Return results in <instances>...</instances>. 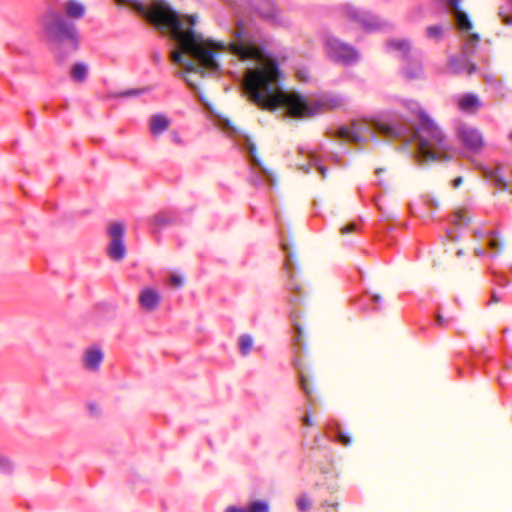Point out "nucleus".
Masks as SVG:
<instances>
[{"label":"nucleus","instance_id":"obj_3","mask_svg":"<svg viewBox=\"0 0 512 512\" xmlns=\"http://www.w3.org/2000/svg\"><path fill=\"white\" fill-rule=\"evenodd\" d=\"M42 27L60 58H65L79 48V34L73 21L49 11L42 19Z\"/></svg>","mask_w":512,"mask_h":512},{"label":"nucleus","instance_id":"obj_49","mask_svg":"<svg viewBox=\"0 0 512 512\" xmlns=\"http://www.w3.org/2000/svg\"><path fill=\"white\" fill-rule=\"evenodd\" d=\"M374 202H375V205L377 206V208L381 211L382 208L380 206L379 199L375 198Z\"/></svg>","mask_w":512,"mask_h":512},{"label":"nucleus","instance_id":"obj_7","mask_svg":"<svg viewBox=\"0 0 512 512\" xmlns=\"http://www.w3.org/2000/svg\"><path fill=\"white\" fill-rule=\"evenodd\" d=\"M388 51L398 53V56L405 59L406 63L402 67V74L406 79L415 80L420 79L424 75L422 64L417 60L408 59L410 44L405 39H392L386 44Z\"/></svg>","mask_w":512,"mask_h":512},{"label":"nucleus","instance_id":"obj_15","mask_svg":"<svg viewBox=\"0 0 512 512\" xmlns=\"http://www.w3.org/2000/svg\"><path fill=\"white\" fill-rule=\"evenodd\" d=\"M484 178L491 180L493 184L501 190H509V184L501 175V167L491 168L482 164H476Z\"/></svg>","mask_w":512,"mask_h":512},{"label":"nucleus","instance_id":"obj_11","mask_svg":"<svg viewBox=\"0 0 512 512\" xmlns=\"http://www.w3.org/2000/svg\"><path fill=\"white\" fill-rule=\"evenodd\" d=\"M457 136L463 146L472 153L480 152L485 145L481 132L467 124L459 125Z\"/></svg>","mask_w":512,"mask_h":512},{"label":"nucleus","instance_id":"obj_40","mask_svg":"<svg viewBox=\"0 0 512 512\" xmlns=\"http://www.w3.org/2000/svg\"><path fill=\"white\" fill-rule=\"evenodd\" d=\"M294 329L296 331V337L294 338V341L296 344H299V340H300V337H301V329H300V326L298 324H295L294 325Z\"/></svg>","mask_w":512,"mask_h":512},{"label":"nucleus","instance_id":"obj_10","mask_svg":"<svg viewBox=\"0 0 512 512\" xmlns=\"http://www.w3.org/2000/svg\"><path fill=\"white\" fill-rule=\"evenodd\" d=\"M124 226L121 223H112L108 228L110 243L107 248L108 255L115 261H120L125 257L126 247L124 244Z\"/></svg>","mask_w":512,"mask_h":512},{"label":"nucleus","instance_id":"obj_42","mask_svg":"<svg viewBox=\"0 0 512 512\" xmlns=\"http://www.w3.org/2000/svg\"><path fill=\"white\" fill-rule=\"evenodd\" d=\"M179 76H180V77H182V78H184L185 82H186V83H187L191 88H195V86H194V84H193L192 80H191L188 76H186L184 72L179 73Z\"/></svg>","mask_w":512,"mask_h":512},{"label":"nucleus","instance_id":"obj_20","mask_svg":"<svg viewBox=\"0 0 512 512\" xmlns=\"http://www.w3.org/2000/svg\"><path fill=\"white\" fill-rule=\"evenodd\" d=\"M65 11L70 18L81 19L84 16L85 8L81 3L69 0L65 4Z\"/></svg>","mask_w":512,"mask_h":512},{"label":"nucleus","instance_id":"obj_55","mask_svg":"<svg viewBox=\"0 0 512 512\" xmlns=\"http://www.w3.org/2000/svg\"><path fill=\"white\" fill-rule=\"evenodd\" d=\"M318 441H319V437H316L315 442L318 443Z\"/></svg>","mask_w":512,"mask_h":512},{"label":"nucleus","instance_id":"obj_16","mask_svg":"<svg viewBox=\"0 0 512 512\" xmlns=\"http://www.w3.org/2000/svg\"><path fill=\"white\" fill-rule=\"evenodd\" d=\"M103 358L104 354L99 347H90L83 355V366L89 371H97Z\"/></svg>","mask_w":512,"mask_h":512},{"label":"nucleus","instance_id":"obj_52","mask_svg":"<svg viewBox=\"0 0 512 512\" xmlns=\"http://www.w3.org/2000/svg\"><path fill=\"white\" fill-rule=\"evenodd\" d=\"M458 217H459L458 222H465V220H464V219H462L460 216H458Z\"/></svg>","mask_w":512,"mask_h":512},{"label":"nucleus","instance_id":"obj_54","mask_svg":"<svg viewBox=\"0 0 512 512\" xmlns=\"http://www.w3.org/2000/svg\"><path fill=\"white\" fill-rule=\"evenodd\" d=\"M296 300H297L296 298H291V299H290V301H291V302H294V301H296Z\"/></svg>","mask_w":512,"mask_h":512},{"label":"nucleus","instance_id":"obj_44","mask_svg":"<svg viewBox=\"0 0 512 512\" xmlns=\"http://www.w3.org/2000/svg\"><path fill=\"white\" fill-rule=\"evenodd\" d=\"M154 222L157 224V225H162L165 223V218L163 215H156L154 217Z\"/></svg>","mask_w":512,"mask_h":512},{"label":"nucleus","instance_id":"obj_51","mask_svg":"<svg viewBox=\"0 0 512 512\" xmlns=\"http://www.w3.org/2000/svg\"><path fill=\"white\" fill-rule=\"evenodd\" d=\"M382 171H383V169H377L376 174L379 175Z\"/></svg>","mask_w":512,"mask_h":512},{"label":"nucleus","instance_id":"obj_18","mask_svg":"<svg viewBox=\"0 0 512 512\" xmlns=\"http://www.w3.org/2000/svg\"><path fill=\"white\" fill-rule=\"evenodd\" d=\"M169 126V120L160 114L153 115L150 119V131L152 135L157 136L167 130Z\"/></svg>","mask_w":512,"mask_h":512},{"label":"nucleus","instance_id":"obj_35","mask_svg":"<svg viewBox=\"0 0 512 512\" xmlns=\"http://www.w3.org/2000/svg\"><path fill=\"white\" fill-rule=\"evenodd\" d=\"M491 273L495 277V281L499 286L505 287L509 284V282L505 279V277L502 274L495 273L491 271Z\"/></svg>","mask_w":512,"mask_h":512},{"label":"nucleus","instance_id":"obj_27","mask_svg":"<svg viewBox=\"0 0 512 512\" xmlns=\"http://www.w3.org/2000/svg\"><path fill=\"white\" fill-rule=\"evenodd\" d=\"M13 470V463L5 455L0 453V472L3 474H10Z\"/></svg>","mask_w":512,"mask_h":512},{"label":"nucleus","instance_id":"obj_41","mask_svg":"<svg viewBox=\"0 0 512 512\" xmlns=\"http://www.w3.org/2000/svg\"><path fill=\"white\" fill-rule=\"evenodd\" d=\"M303 424L307 426L312 425V418L310 412H307L306 415L303 417Z\"/></svg>","mask_w":512,"mask_h":512},{"label":"nucleus","instance_id":"obj_47","mask_svg":"<svg viewBox=\"0 0 512 512\" xmlns=\"http://www.w3.org/2000/svg\"><path fill=\"white\" fill-rule=\"evenodd\" d=\"M475 254H476L478 257H482V256H484L485 251H484L483 249H475Z\"/></svg>","mask_w":512,"mask_h":512},{"label":"nucleus","instance_id":"obj_21","mask_svg":"<svg viewBox=\"0 0 512 512\" xmlns=\"http://www.w3.org/2000/svg\"><path fill=\"white\" fill-rule=\"evenodd\" d=\"M312 167H315L317 169L322 178L326 177V167L320 162L315 152L309 153V164L307 166H301L300 169H302L305 173H309Z\"/></svg>","mask_w":512,"mask_h":512},{"label":"nucleus","instance_id":"obj_37","mask_svg":"<svg viewBox=\"0 0 512 512\" xmlns=\"http://www.w3.org/2000/svg\"><path fill=\"white\" fill-rule=\"evenodd\" d=\"M170 284L175 287H181L183 285V279L180 276L172 275L170 277Z\"/></svg>","mask_w":512,"mask_h":512},{"label":"nucleus","instance_id":"obj_1","mask_svg":"<svg viewBox=\"0 0 512 512\" xmlns=\"http://www.w3.org/2000/svg\"><path fill=\"white\" fill-rule=\"evenodd\" d=\"M132 10L159 30L169 32L177 43V48L171 52V60L182 65L186 73L205 71L216 74L220 72L222 53L236 57L243 65V91L261 108L283 109L292 117L303 118L324 110L339 109L348 101L346 96L333 92L322 93L310 101L296 92L285 91L280 84L277 60L266 52L260 37L252 34L242 20L238 22L233 40L226 44L196 32L197 16L180 15L164 0H132Z\"/></svg>","mask_w":512,"mask_h":512},{"label":"nucleus","instance_id":"obj_24","mask_svg":"<svg viewBox=\"0 0 512 512\" xmlns=\"http://www.w3.org/2000/svg\"><path fill=\"white\" fill-rule=\"evenodd\" d=\"M444 34V27L442 25H431L426 29V35L429 39L440 41Z\"/></svg>","mask_w":512,"mask_h":512},{"label":"nucleus","instance_id":"obj_17","mask_svg":"<svg viewBox=\"0 0 512 512\" xmlns=\"http://www.w3.org/2000/svg\"><path fill=\"white\" fill-rule=\"evenodd\" d=\"M328 432L333 434V437L344 446L351 444V438L341 428V425L337 421H331L327 424Z\"/></svg>","mask_w":512,"mask_h":512},{"label":"nucleus","instance_id":"obj_50","mask_svg":"<svg viewBox=\"0 0 512 512\" xmlns=\"http://www.w3.org/2000/svg\"><path fill=\"white\" fill-rule=\"evenodd\" d=\"M377 184H378L379 186H381V187H383V186H384V183H383L381 180H379V181L377 182Z\"/></svg>","mask_w":512,"mask_h":512},{"label":"nucleus","instance_id":"obj_22","mask_svg":"<svg viewBox=\"0 0 512 512\" xmlns=\"http://www.w3.org/2000/svg\"><path fill=\"white\" fill-rule=\"evenodd\" d=\"M459 108L463 111L471 110L479 105L478 98L473 94H465L458 101Z\"/></svg>","mask_w":512,"mask_h":512},{"label":"nucleus","instance_id":"obj_45","mask_svg":"<svg viewBox=\"0 0 512 512\" xmlns=\"http://www.w3.org/2000/svg\"><path fill=\"white\" fill-rule=\"evenodd\" d=\"M463 182V179L462 177H457L456 179L453 180V187L457 188L459 187Z\"/></svg>","mask_w":512,"mask_h":512},{"label":"nucleus","instance_id":"obj_13","mask_svg":"<svg viewBox=\"0 0 512 512\" xmlns=\"http://www.w3.org/2000/svg\"><path fill=\"white\" fill-rule=\"evenodd\" d=\"M161 301L160 293L152 287H146L139 294V304L146 311L155 310Z\"/></svg>","mask_w":512,"mask_h":512},{"label":"nucleus","instance_id":"obj_6","mask_svg":"<svg viewBox=\"0 0 512 512\" xmlns=\"http://www.w3.org/2000/svg\"><path fill=\"white\" fill-rule=\"evenodd\" d=\"M344 16L353 24L358 25L365 32L382 31L390 25L377 15L366 10H361L351 4L342 7Z\"/></svg>","mask_w":512,"mask_h":512},{"label":"nucleus","instance_id":"obj_36","mask_svg":"<svg viewBox=\"0 0 512 512\" xmlns=\"http://www.w3.org/2000/svg\"><path fill=\"white\" fill-rule=\"evenodd\" d=\"M356 228H357V226H356V224H355V223H350V224H348V225H346V226H343V227L340 229V232H341V234L345 235V234H347V233H350V232H354V231H356Z\"/></svg>","mask_w":512,"mask_h":512},{"label":"nucleus","instance_id":"obj_26","mask_svg":"<svg viewBox=\"0 0 512 512\" xmlns=\"http://www.w3.org/2000/svg\"><path fill=\"white\" fill-rule=\"evenodd\" d=\"M489 247L493 250H495V253L491 255V257H495L497 255V253L501 250L502 248V243L498 237V234L497 232L495 231H492L489 233Z\"/></svg>","mask_w":512,"mask_h":512},{"label":"nucleus","instance_id":"obj_38","mask_svg":"<svg viewBox=\"0 0 512 512\" xmlns=\"http://www.w3.org/2000/svg\"><path fill=\"white\" fill-rule=\"evenodd\" d=\"M224 512H247L245 507H238L235 505L228 506Z\"/></svg>","mask_w":512,"mask_h":512},{"label":"nucleus","instance_id":"obj_5","mask_svg":"<svg viewBox=\"0 0 512 512\" xmlns=\"http://www.w3.org/2000/svg\"><path fill=\"white\" fill-rule=\"evenodd\" d=\"M480 42V36L477 33H470L464 41L461 53L458 56H450L448 60V69L453 74H472L476 71V65L470 57L476 50Z\"/></svg>","mask_w":512,"mask_h":512},{"label":"nucleus","instance_id":"obj_25","mask_svg":"<svg viewBox=\"0 0 512 512\" xmlns=\"http://www.w3.org/2000/svg\"><path fill=\"white\" fill-rule=\"evenodd\" d=\"M245 508L247 512H269V504L263 500L253 501Z\"/></svg>","mask_w":512,"mask_h":512},{"label":"nucleus","instance_id":"obj_14","mask_svg":"<svg viewBox=\"0 0 512 512\" xmlns=\"http://www.w3.org/2000/svg\"><path fill=\"white\" fill-rule=\"evenodd\" d=\"M281 247L283 252L285 253V262H284V269L289 277V280L287 282V288L289 290H299V285L295 282L294 278V269H295V258L293 253L290 250V247L287 243L284 241L281 242Z\"/></svg>","mask_w":512,"mask_h":512},{"label":"nucleus","instance_id":"obj_33","mask_svg":"<svg viewBox=\"0 0 512 512\" xmlns=\"http://www.w3.org/2000/svg\"><path fill=\"white\" fill-rule=\"evenodd\" d=\"M142 92H143V90H140V89H129V90L120 92L117 96L118 97H133V96H137V95L141 94Z\"/></svg>","mask_w":512,"mask_h":512},{"label":"nucleus","instance_id":"obj_30","mask_svg":"<svg viewBox=\"0 0 512 512\" xmlns=\"http://www.w3.org/2000/svg\"><path fill=\"white\" fill-rule=\"evenodd\" d=\"M453 321V318H444L441 314L437 313L435 317V324L439 327H448Z\"/></svg>","mask_w":512,"mask_h":512},{"label":"nucleus","instance_id":"obj_48","mask_svg":"<svg viewBox=\"0 0 512 512\" xmlns=\"http://www.w3.org/2000/svg\"><path fill=\"white\" fill-rule=\"evenodd\" d=\"M173 141H174L175 143H177V144H181V143H182V141H181V139H180V137H179V135H178V134H174V135H173Z\"/></svg>","mask_w":512,"mask_h":512},{"label":"nucleus","instance_id":"obj_31","mask_svg":"<svg viewBox=\"0 0 512 512\" xmlns=\"http://www.w3.org/2000/svg\"><path fill=\"white\" fill-rule=\"evenodd\" d=\"M368 299L366 297H360L354 301L355 308L361 310V311H368L369 308L367 306Z\"/></svg>","mask_w":512,"mask_h":512},{"label":"nucleus","instance_id":"obj_19","mask_svg":"<svg viewBox=\"0 0 512 512\" xmlns=\"http://www.w3.org/2000/svg\"><path fill=\"white\" fill-rule=\"evenodd\" d=\"M88 75V66L83 62L75 63L70 71V76L73 81L82 83L86 80Z\"/></svg>","mask_w":512,"mask_h":512},{"label":"nucleus","instance_id":"obj_56","mask_svg":"<svg viewBox=\"0 0 512 512\" xmlns=\"http://www.w3.org/2000/svg\"><path fill=\"white\" fill-rule=\"evenodd\" d=\"M509 138L512 140V132L510 133Z\"/></svg>","mask_w":512,"mask_h":512},{"label":"nucleus","instance_id":"obj_34","mask_svg":"<svg viewBox=\"0 0 512 512\" xmlns=\"http://www.w3.org/2000/svg\"><path fill=\"white\" fill-rule=\"evenodd\" d=\"M369 301H371V302L373 303V305H374V306H373V308H372V310H373V311H378V310H380V308H381V303H382V298H381V296H380V295H378V294L373 295V296L369 299Z\"/></svg>","mask_w":512,"mask_h":512},{"label":"nucleus","instance_id":"obj_29","mask_svg":"<svg viewBox=\"0 0 512 512\" xmlns=\"http://www.w3.org/2000/svg\"><path fill=\"white\" fill-rule=\"evenodd\" d=\"M311 502L306 495H301L297 500V508L300 512H306L310 509Z\"/></svg>","mask_w":512,"mask_h":512},{"label":"nucleus","instance_id":"obj_9","mask_svg":"<svg viewBox=\"0 0 512 512\" xmlns=\"http://www.w3.org/2000/svg\"><path fill=\"white\" fill-rule=\"evenodd\" d=\"M242 149L247 151L249 161L260 170V174L251 173L250 181L252 184L258 186L261 185L264 180H267L273 185L272 173L262 165L260 158L257 156L256 146L250 138L244 137Z\"/></svg>","mask_w":512,"mask_h":512},{"label":"nucleus","instance_id":"obj_2","mask_svg":"<svg viewBox=\"0 0 512 512\" xmlns=\"http://www.w3.org/2000/svg\"><path fill=\"white\" fill-rule=\"evenodd\" d=\"M401 103L403 107L419 118V124L413 131H409L401 125L405 132L400 136L416 142L418 157L423 161L452 159L455 155L454 149L451 148L441 129L422 110L420 104L415 100H403Z\"/></svg>","mask_w":512,"mask_h":512},{"label":"nucleus","instance_id":"obj_32","mask_svg":"<svg viewBox=\"0 0 512 512\" xmlns=\"http://www.w3.org/2000/svg\"><path fill=\"white\" fill-rule=\"evenodd\" d=\"M296 77L301 82H307L310 79L309 71L306 68H299L296 71Z\"/></svg>","mask_w":512,"mask_h":512},{"label":"nucleus","instance_id":"obj_43","mask_svg":"<svg viewBox=\"0 0 512 512\" xmlns=\"http://www.w3.org/2000/svg\"><path fill=\"white\" fill-rule=\"evenodd\" d=\"M161 59H162V57L159 52L156 51L152 54V60L154 63L159 64L161 62Z\"/></svg>","mask_w":512,"mask_h":512},{"label":"nucleus","instance_id":"obj_12","mask_svg":"<svg viewBox=\"0 0 512 512\" xmlns=\"http://www.w3.org/2000/svg\"><path fill=\"white\" fill-rule=\"evenodd\" d=\"M251 8L260 16V18L273 25L285 24V21L281 17L280 10L271 0H252Z\"/></svg>","mask_w":512,"mask_h":512},{"label":"nucleus","instance_id":"obj_8","mask_svg":"<svg viewBox=\"0 0 512 512\" xmlns=\"http://www.w3.org/2000/svg\"><path fill=\"white\" fill-rule=\"evenodd\" d=\"M325 47L328 56L343 65L350 66L359 60V53L354 47L334 36L326 38Z\"/></svg>","mask_w":512,"mask_h":512},{"label":"nucleus","instance_id":"obj_28","mask_svg":"<svg viewBox=\"0 0 512 512\" xmlns=\"http://www.w3.org/2000/svg\"><path fill=\"white\" fill-rule=\"evenodd\" d=\"M299 382H300L302 391L309 398L312 393V389L309 386L308 379L306 378V376L304 375V373L302 371H299Z\"/></svg>","mask_w":512,"mask_h":512},{"label":"nucleus","instance_id":"obj_4","mask_svg":"<svg viewBox=\"0 0 512 512\" xmlns=\"http://www.w3.org/2000/svg\"><path fill=\"white\" fill-rule=\"evenodd\" d=\"M376 132L386 138L400 137L405 129L399 124L384 123L375 118H358L337 131L339 138L353 143H363L376 139Z\"/></svg>","mask_w":512,"mask_h":512},{"label":"nucleus","instance_id":"obj_39","mask_svg":"<svg viewBox=\"0 0 512 512\" xmlns=\"http://www.w3.org/2000/svg\"><path fill=\"white\" fill-rule=\"evenodd\" d=\"M500 300H501V296L496 291H492L491 298H490L489 302L487 303V305H491L492 303H498V302H500Z\"/></svg>","mask_w":512,"mask_h":512},{"label":"nucleus","instance_id":"obj_53","mask_svg":"<svg viewBox=\"0 0 512 512\" xmlns=\"http://www.w3.org/2000/svg\"><path fill=\"white\" fill-rule=\"evenodd\" d=\"M225 125H226V127L229 126V121L228 120L225 121Z\"/></svg>","mask_w":512,"mask_h":512},{"label":"nucleus","instance_id":"obj_46","mask_svg":"<svg viewBox=\"0 0 512 512\" xmlns=\"http://www.w3.org/2000/svg\"><path fill=\"white\" fill-rule=\"evenodd\" d=\"M427 204L431 205V207L436 208L437 207V201L433 198L427 200Z\"/></svg>","mask_w":512,"mask_h":512},{"label":"nucleus","instance_id":"obj_23","mask_svg":"<svg viewBox=\"0 0 512 512\" xmlns=\"http://www.w3.org/2000/svg\"><path fill=\"white\" fill-rule=\"evenodd\" d=\"M239 350L242 356H247L253 347V338L250 334H242L238 340Z\"/></svg>","mask_w":512,"mask_h":512}]
</instances>
